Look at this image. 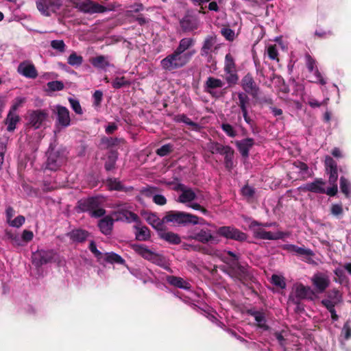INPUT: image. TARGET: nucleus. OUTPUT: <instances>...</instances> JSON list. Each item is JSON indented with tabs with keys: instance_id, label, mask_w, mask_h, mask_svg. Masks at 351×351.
<instances>
[{
	"instance_id": "f257e3e1",
	"label": "nucleus",
	"mask_w": 351,
	"mask_h": 351,
	"mask_svg": "<svg viewBox=\"0 0 351 351\" xmlns=\"http://www.w3.org/2000/svg\"><path fill=\"white\" fill-rule=\"evenodd\" d=\"M195 51H188L186 54H182L176 50L167 56L160 61V66L162 69L172 72L185 66L191 60Z\"/></svg>"
},
{
	"instance_id": "f704fd0d",
	"label": "nucleus",
	"mask_w": 351,
	"mask_h": 351,
	"mask_svg": "<svg viewBox=\"0 0 351 351\" xmlns=\"http://www.w3.org/2000/svg\"><path fill=\"white\" fill-rule=\"evenodd\" d=\"M224 82L221 80L208 77L204 84V89L206 92L212 95V90L222 88Z\"/></svg>"
},
{
	"instance_id": "f8f14e48",
	"label": "nucleus",
	"mask_w": 351,
	"mask_h": 351,
	"mask_svg": "<svg viewBox=\"0 0 351 351\" xmlns=\"http://www.w3.org/2000/svg\"><path fill=\"white\" fill-rule=\"evenodd\" d=\"M101 204L102 201L99 197L93 196L80 199L76 208L79 212H88L90 214L94 208L101 206Z\"/></svg>"
},
{
	"instance_id": "4468645a",
	"label": "nucleus",
	"mask_w": 351,
	"mask_h": 351,
	"mask_svg": "<svg viewBox=\"0 0 351 351\" xmlns=\"http://www.w3.org/2000/svg\"><path fill=\"white\" fill-rule=\"evenodd\" d=\"M180 25L183 32H191L199 28V20L195 15L186 14L180 20Z\"/></svg>"
},
{
	"instance_id": "2eb2a0df",
	"label": "nucleus",
	"mask_w": 351,
	"mask_h": 351,
	"mask_svg": "<svg viewBox=\"0 0 351 351\" xmlns=\"http://www.w3.org/2000/svg\"><path fill=\"white\" fill-rule=\"evenodd\" d=\"M326 182L322 178H316L312 182H308L299 187L302 191L312 192L314 193L324 194Z\"/></svg>"
},
{
	"instance_id": "0eeeda50",
	"label": "nucleus",
	"mask_w": 351,
	"mask_h": 351,
	"mask_svg": "<svg viewBox=\"0 0 351 351\" xmlns=\"http://www.w3.org/2000/svg\"><path fill=\"white\" fill-rule=\"evenodd\" d=\"M75 4V8L84 13H104L107 11L106 7L90 0H77Z\"/></svg>"
},
{
	"instance_id": "dca6fc26",
	"label": "nucleus",
	"mask_w": 351,
	"mask_h": 351,
	"mask_svg": "<svg viewBox=\"0 0 351 351\" xmlns=\"http://www.w3.org/2000/svg\"><path fill=\"white\" fill-rule=\"evenodd\" d=\"M305 60L308 71L311 73L314 72L315 80L313 82H319L322 85L326 84V81L316 66L315 60L309 53H306Z\"/></svg>"
},
{
	"instance_id": "69168bd1",
	"label": "nucleus",
	"mask_w": 351,
	"mask_h": 351,
	"mask_svg": "<svg viewBox=\"0 0 351 351\" xmlns=\"http://www.w3.org/2000/svg\"><path fill=\"white\" fill-rule=\"evenodd\" d=\"M341 334L346 340L351 338V321H347L343 326Z\"/></svg>"
},
{
	"instance_id": "a19ab883",
	"label": "nucleus",
	"mask_w": 351,
	"mask_h": 351,
	"mask_svg": "<svg viewBox=\"0 0 351 351\" xmlns=\"http://www.w3.org/2000/svg\"><path fill=\"white\" fill-rule=\"evenodd\" d=\"M174 121L177 123H184L188 125L192 126L195 131H199L200 126L198 123L193 121L184 114H179L175 116Z\"/></svg>"
},
{
	"instance_id": "4d7b16f0",
	"label": "nucleus",
	"mask_w": 351,
	"mask_h": 351,
	"mask_svg": "<svg viewBox=\"0 0 351 351\" xmlns=\"http://www.w3.org/2000/svg\"><path fill=\"white\" fill-rule=\"evenodd\" d=\"M69 102L71 105V108L77 114H82L83 110L80 104L79 100L71 97L69 98Z\"/></svg>"
},
{
	"instance_id": "b1692460",
	"label": "nucleus",
	"mask_w": 351,
	"mask_h": 351,
	"mask_svg": "<svg viewBox=\"0 0 351 351\" xmlns=\"http://www.w3.org/2000/svg\"><path fill=\"white\" fill-rule=\"evenodd\" d=\"M48 113L43 110H34L29 114V121L32 126L38 128L46 119Z\"/></svg>"
},
{
	"instance_id": "a878e982",
	"label": "nucleus",
	"mask_w": 351,
	"mask_h": 351,
	"mask_svg": "<svg viewBox=\"0 0 351 351\" xmlns=\"http://www.w3.org/2000/svg\"><path fill=\"white\" fill-rule=\"evenodd\" d=\"M240 154L243 158L249 156V151L253 147L254 141L252 138H246L241 141H237L235 143Z\"/></svg>"
},
{
	"instance_id": "aec40b11",
	"label": "nucleus",
	"mask_w": 351,
	"mask_h": 351,
	"mask_svg": "<svg viewBox=\"0 0 351 351\" xmlns=\"http://www.w3.org/2000/svg\"><path fill=\"white\" fill-rule=\"evenodd\" d=\"M326 298L321 301V304L325 307L329 302L332 306H335L343 302L342 295L337 289H333L326 293Z\"/></svg>"
},
{
	"instance_id": "338daca9",
	"label": "nucleus",
	"mask_w": 351,
	"mask_h": 351,
	"mask_svg": "<svg viewBox=\"0 0 351 351\" xmlns=\"http://www.w3.org/2000/svg\"><path fill=\"white\" fill-rule=\"evenodd\" d=\"M25 218L23 215L17 216L14 219H12L8 223L10 226L20 228L25 223Z\"/></svg>"
},
{
	"instance_id": "393cba45",
	"label": "nucleus",
	"mask_w": 351,
	"mask_h": 351,
	"mask_svg": "<svg viewBox=\"0 0 351 351\" xmlns=\"http://www.w3.org/2000/svg\"><path fill=\"white\" fill-rule=\"evenodd\" d=\"M158 235L160 239L165 241L169 244L178 245L181 243V238L178 234L167 231L165 228L159 230Z\"/></svg>"
},
{
	"instance_id": "5fc2aeb1",
	"label": "nucleus",
	"mask_w": 351,
	"mask_h": 351,
	"mask_svg": "<svg viewBox=\"0 0 351 351\" xmlns=\"http://www.w3.org/2000/svg\"><path fill=\"white\" fill-rule=\"evenodd\" d=\"M340 189L346 197L350 196V182L343 176L340 178Z\"/></svg>"
},
{
	"instance_id": "c9c22d12",
	"label": "nucleus",
	"mask_w": 351,
	"mask_h": 351,
	"mask_svg": "<svg viewBox=\"0 0 351 351\" xmlns=\"http://www.w3.org/2000/svg\"><path fill=\"white\" fill-rule=\"evenodd\" d=\"M108 59V56L99 55L92 58L90 60V62L95 68L104 69L111 66Z\"/></svg>"
},
{
	"instance_id": "c85d7f7f",
	"label": "nucleus",
	"mask_w": 351,
	"mask_h": 351,
	"mask_svg": "<svg viewBox=\"0 0 351 351\" xmlns=\"http://www.w3.org/2000/svg\"><path fill=\"white\" fill-rule=\"evenodd\" d=\"M247 313L254 317L257 322L258 328L265 331L270 330V327L266 324V319L263 312L250 309L247 311Z\"/></svg>"
},
{
	"instance_id": "5701e85b",
	"label": "nucleus",
	"mask_w": 351,
	"mask_h": 351,
	"mask_svg": "<svg viewBox=\"0 0 351 351\" xmlns=\"http://www.w3.org/2000/svg\"><path fill=\"white\" fill-rule=\"evenodd\" d=\"M312 282L319 293H323L330 285L328 277L322 274L314 275Z\"/></svg>"
},
{
	"instance_id": "e433bc0d",
	"label": "nucleus",
	"mask_w": 351,
	"mask_h": 351,
	"mask_svg": "<svg viewBox=\"0 0 351 351\" xmlns=\"http://www.w3.org/2000/svg\"><path fill=\"white\" fill-rule=\"evenodd\" d=\"M146 220L149 225L157 230L158 233L159 232V230L164 228V223H165V222L163 221V219L162 220L160 219L154 213L149 214Z\"/></svg>"
},
{
	"instance_id": "423d86ee",
	"label": "nucleus",
	"mask_w": 351,
	"mask_h": 351,
	"mask_svg": "<svg viewBox=\"0 0 351 351\" xmlns=\"http://www.w3.org/2000/svg\"><path fill=\"white\" fill-rule=\"evenodd\" d=\"M36 5L42 15L49 17L61 8L62 0H37Z\"/></svg>"
},
{
	"instance_id": "864d4df0",
	"label": "nucleus",
	"mask_w": 351,
	"mask_h": 351,
	"mask_svg": "<svg viewBox=\"0 0 351 351\" xmlns=\"http://www.w3.org/2000/svg\"><path fill=\"white\" fill-rule=\"evenodd\" d=\"M159 191V189L155 186H147V187H143L140 190L141 195L146 197H153L154 195Z\"/></svg>"
},
{
	"instance_id": "680f3d73",
	"label": "nucleus",
	"mask_w": 351,
	"mask_h": 351,
	"mask_svg": "<svg viewBox=\"0 0 351 351\" xmlns=\"http://www.w3.org/2000/svg\"><path fill=\"white\" fill-rule=\"evenodd\" d=\"M271 282L275 286L280 287L281 289H285L286 287V283L285 282L284 278L276 274L272 275Z\"/></svg>"
},
{
	"instance_id": "f3484780",
	"label": "nucleus",
	"mask_w": 351,
	"mask_h": 351,
	"mask_svg": "<svg viewBox=\"0 0 351 351\" xmlns=\"http://www.w3.org/2000/svg\"><path fill=\"white\" fill-rule=\"evenodd\" d=\"M56 108L57 124L62 128H66L71 124L70 113L69 110L62 106L58 105Z\"/></svg>"
},
{
	"instance_id": "f03ea898",
	"label": "nucleus",
	"mask_w": 351,
	"mask_h": 351,
	"mask_svg": "<svg viewBox=\"0 0 351 351\" xmlns=\"http://www.w3.org/2000/svg\"><path fill=\"white\" fill-rule=\"evenodd\" d=\"M47 156L46 169L57 171L66 163L68 152L65 147H60L55 149L51 145L47 152Z\"/></svg>"
},
{
	"instance_id": "a18cd8bd",
	"label": "nucleus",
	"mask_w": 351,
	"mask_h": 351,
	"mask_svg": "<svg viewBox=\"0 0 351 351\" xmlns=\"http://www.w3.org/2000/svg\"><path fill=\"white\" fill-rule=\"evenodd\" d=\"M208 150L213 154H219L221 155L227 145H223L218 142L210 141L207 145Z\"/></svg>"
},
{
	"instance_id": "6ab92c4d",
	"label": "nucleus",
	"mask_w": 351,
	"mask_h": 351,
	"mask_svg": "<svg viewBox=\"0 0 351 351\" xmlns=\"http://www.w3.org/2000/svg\"><path fill=\"white\" fill-rule=\"evenodd\" d=\"M17 72L29 79H36L38 75L35 66L27 62H22L19 64L17 68Z\"/></svg>"
},
{
	"instance_id": "c03bdc74",
	"label": "nucleus",
	"mask_w": 351,
	"mask_h": 351,
	"mask_svg": "<svg viewBox=\"0 0 351 351\" xmlns=\"http://www.w3.org/2000/svg\"><path fill=\"white\" fill-rule=\"evenodd\" d=\"M223 69L225 72L237 71L234 59L230 53H228L225 56V65Z\"/></svg>"
},
{
	"instance_id": "1a4fd4ad",
	"label": "nucleus",
	"mask_w": 351,
	"mask_h": 351,
	"mask_svg": "<svg viewBox=\"0 0 351 351\" xmlns=\"http://www.w3.org/2000/svg\"><path fill=\"white\" fill-rule=\"evenodd\" d=\"M214 233L215 231L208 227H206L199 229L195 232L193 235L190 236L189 238L197 241L203 244L208 243L217 244L219 243V240Z\"/></svg>"
},
{
	"instance_id": "a211bd4d",
	"label": "nucleus",
	"mask_w": 351,
	"mask_h": 351,
	"mask_svg": "<svg viewBox=\"0 0 351 351\" xmlns=\"http://www.w3.org/2000/svg\"><path fill=\"white\" fill-rule=\"evenodd\" d=\"M324 162L326 171L329 174V182L330 184L336 183L338 179L337 164L336 161L330 156H326Z\"/></svg>"
},
{
	"instance_id": "0e129e2a",
	"label": "nucleus",
	"mask_w": 351,
	"mask_h": 351,
	"mask_svg": "<svg viewBox=\"0 0 351 351\" xmlns=\"http://www.w3.org/2000/svg\"><path fill=\"white\" fill-rule=\"evenodd\" d=\"M47 87L51 91L62 90L64 88V84L61 81H52L47 83Z\"/></svg>"
},
{
	"instance_id": "58836bf2",
	"label": "nucleus",
	"mask_w": 351,
	"mask_h": 351,
	"mask_svg": "<svg viewBox=\"0 0 351 351\" xmlns=\"http://www.w3.org/2000/svg\"><path fill=\"white\" fill-rule=\"evenodd\" d=\"M235 265L236 267L232 270V276L243 282L248 278L249 274L247 269L239 263L235 264Z\"/></svg>"
},
{
	"instance_id": "6e6d98bb",
	"label": "nucleus",
	"mask_w": 351,
	"mask_h": 351,
	"mask_svg": "<svg viewBox=\"0 0 351 351\" xmlns=\"http://www.w3.org/2000/svg\"><path fill=\"white\" fill-rule=\"evenodd\" d=\"M51 47L60 53H63L66 49V45L63 40H53L50 43Z\"/></svg>"
},
{
	"instance_id": "8fccbe9b",
	"label": "nucleus",
	"mask_w": 351,
	"mask_h": 351,
	"mask_svg": "<svg viewBox=\"0 0 351 351\" xmlns=\"http://www.w3.org/2000/svg\"><path fill=\"white\" fill-rule=\"evenodd\" d=\"M173 145L170 143L163 145L160 148L156 150V153L158 156L163 157L169 155L173 152Z\"/></svg>"
},
{
	"instance_id": "473e14b6",
	"label": "nucleus",
	"mask_w": 351,
	"mask_h": 351,
	"mask_svg": "<svg viewBox=\"0 0 351 351\" xmlns=\"http://www.w3.org/2000/svg\"><path fill=\"white\" fill-rule=\"evenodd\" d=\"M221 155L224 156L225 168L228 171H231L234 167V150L230 146L227 145V147L225 148Z\"/></svg>"
},
{
	"instance_id": "13d9d810",
	"label": "nucleus",
	"mask_w": 351,
	"mask_h": 351,
	"mask_svg": "<svg viewBox=\"0 0 351 351\" xmlns=\"http://www.w3.org/2000/svg\"><path fill=\"white\" fill-rule=\"evenodd\" d=\"M228 75L226 77V81L230 86H234L238 83L239 75L237 71L225 72Z\"/></svg>"
},
{
	"instance_id": "bb28decb",
	"label": "nucleus",
	"mask_w": 351,
	"mask_h": 351,
	"mask_svg": "<svg viewBox=\"0 0 351 351\" xmlns=\"http://www.w3.org/2000/svg\"><path fill=\"white\" fill-rule=\"evenodd\" d=\"M66 236L73 241L75 243H83L90 236V232L86 230L81 228L74 229L68 232Z\"/></svg>"
},
{
	"instance_id": "3c124183",
	"label": "nucleus",
	"mask_w": 351,
	"mask_h": 351,
	"mask_svg": "<svg viewBox=\"0 0 351 351\" xmlns=\"http://www.w3.org/2000/svg\"><path fill=\"white\" fill-rule=\"evenodd\" d=\"M121 180L119 178H108L106 181V184L108 189L110 191H118L119 185L120 184Z\"/></svg>"
},
{
	"instance_id": "ddd939ff",
	"label": "nucleus",
	"mask_w": 351,
	"mask_h": 351,
	"mask_svg": "<svg viewBox=\"0 0 351 351\" xmlns=\"http://www.w3.org/2000/svg\"><path fill=\"white\" fill-rule=\"evenodd\" d=\"M313 294V291L309 287H305L302 284L297 285L295 287L293 295H290L289 300L293 304L299 306L301 300L309 298Z\"/></svg>"
},
{
	"instance_id": "7ed1b4c3",
	"label": "nucleus",
	"mask_w": 351,
	"mask_h": 351,
	"mask_svg": "<svg viewBox=\"0 0 351 351\" xmlns=\"http://www.w3.org/2000/svg\"><path fill=\"white\" fill-rule=\"evenodd\" d=\"M196 219L193 214L178 210L167 211L163 217V221L170 223L173 226L178 227H186L194 223L193 220Z\"/></svg>"
},
{
	"instance_id": "052dcab7",
	"label": "nucleus",
	"mask_w": 351,
	"mask_h": 351,
	"mask_svg": "<svg viewBox=\"0 0 351 351\" xmlns=\"http://www.w3.org/2000/svg\"><path fill=\"white\" fill-rule=\"evenodd\" d=\"M221 35L228 41H233L235 36L234 31L229 27H223L221 29Z\"/></svg>"
},
{
	"instance_id": "e2e57ef3",
	"label": "nucleus",
	"mask_w": 351,
	"mask_h": 351,
	"mask_svg": "<svg viewBox=\"0 0 351 351\" xmlns=\"http://www.w3.org/2000/svg\"><path fill=\"white\" fill-rule=\"evenodd\" d=\"M267 54L271 60L279 61L278 51L276 45H269L268 47Z\"/></svg>"
},
{
	"instance_id": "ea45409f",
	"label": "nucleus",
	"mask_w": 351,
	"mask_h": 351,
	"mask_svg": "<svg viewBox=\"0 0 351 351\" xmlns=\"http://www.w3.org/2000/svg\"><path fill=\"white\" fill-rule=\"evenodd\" d=\"M118 158V152L115 150H111L107 156V160L104 165V168L107 171L115 169L116 162Z\"/></svg>"
},
{
	"instance_id": "9d476101",
	"label": "nucleus",
	"mask_w": 351,
	"mask_h": 351,
	"mask_svg": "<svg viewBox=\"0 0 351 351\" xmlns=\"http://www.w3.org/2000/svg\"><path fill=\"white\" fill-rule=\"evenodd\" d=\"M241 86L243 90V93H248L254 99L258 98L260 88L251 73H247L243 77L241 81Z\"/></svg>"
},
{
	"instance_id": "49530a36",
	"label": "nucleus",
	"mask_w": 351,
	"mask_h": 351,
	"mask_svg": "<svg viewBox=\"0 0 351 351\" xmlns=\"http://www.w3.org/2000/svg\"><path fill=\"white\" fill-rule=\"evenodd\" d=\"M82 62L83 57L80 55H77L75 51H73L67 59V63L73 66H79Z\"/></svg>"
},
{
	"instance_id": "6e6552de",
	"label": "nucleus",
	"mask_w": 351,
	"mask_h": 351,
	"mask_svg": "<svg viewBox=\"0 0 351 351\" xmlns=\"http://www.w3.org/2000/svg\"><path fill=\"white\" fill-rule=\"evenodd\" d=\"M216 233L228 239H232L237 241H243L247 239L245 233L234 226H221L217 228Z\"/></svg>"
},
{
	"instance_id": "2f4dec72",
	"label": "nucleus",
	"mask_w": 351,
	"mask_h": 351,
	"mask_svg": "<svg viewBox=\"0 0 351 351\" xmlns=\"http://www.w3.org/2000/svg\"><path fill=\"white\" fill-rule=\"evenodd\" d=\"M282 249L290 252H294L299 256H313V252L311 250L299 247L293 244H286L282 246Z\"/></svg>"
},
{
	"instance_id": "09e8293b",
	"label": "nucleus",
	"mask_w": 351,
	"mask_h": 351,
	"mask_svg": "<svg viewBox=\"0 0 351 351\" xmlns=\"http://www.w3.org/2000/svg\"><path fill=\"white\" fill-rule=\"evenodd\" d=\"M19 121V117L10 112L7 118L8 128L10 132L13 131L16 128V123Z\"/></svg>"
},
{
	"instance_id": "9b49d317",
	"label": "nucleus",
	"mask_w": 351,
	"mask_h": 351,
	"mask_svg": "<svg viewBox=\"0 0 351 351\" xmlns=\"http://www.w3.org/2000/svg\"><path fill=\"white\" fill-rule=\"evenodd\" d=\"M54 256L55 252L53 250H38L32 254V264L36 267H40L43 265L51 263Z\"/></svg>"
},
{
	"instance_id": "c756f323",
	"label": "nucleus",
	"mask_w": 351,
	"mask_h": 351,
	"mask_svg": "<svg viewBox=\"0 0 351 351\" xmlns=\"http://www.w3.org/2000/svg\"><path fill=\"white\" fill-rule=\"evenodd\" d=\"M166 280L170 285L176 288L189 290L191 285L184 280L182 278L176 276H167Z\"/></svg>"
},
{
	"instance_id": "4be33fe9",
	"label": "nucleus",
	"mask_w": 351,
	"mask_h": 351,
	"mask_svg": "<svg viewBox=\"0 0 351 351\" xmlns=\"http://www.w3.org/2000/svg\"><path fill=\"white\" fill-rule=\"evenodd\" d=\"M114 219L110 215L104 216L99 219L97 223L98 228L101 232L104 235H110L112 232Z\"/></svg>"
},
{
	"instance_id": "603ef678",
	"label": "nucleus",
	"mask_w": 351,
	"mask_h": 351,
	"mask_svg": "<svg viewBox=\"0 0 351 351\" xmlns=\"http://www.w3.org/2000/svg\"><path fill=\"white\" fill-rule=\"evenodd\" d=\"M6 237L10 239L12 242V244L14 246H22L23 244L21 243V239L19 235L16 233L12 232L10 231H7L5 232Z\"/></svg>"
},
{
	"instance_id": "412c9836",
	"label": "nucleus",
	"mask_w": 351,
	"mask_h": 351,
	"mask_svg": "<svg viewBox=\"0 0 351 351\" xmlns=\"http://www.w3.org/2000/svg\"><path fill=\"white\" fill-rule=\"evenodd\" d=\"M114 215H117L116 220L125 219L128 223L136 222L140 223V217L137 214L128 210L126 209H119L112 213Z\"/></svg>"
},
{
	"instance_id": "7c9ffc66",
	"label": "nucleus",
	"mask_w": 351,
	"mask_h": 351,
	"mask_svg": "<svg viewBox=\"0 0 351 351\" xmlns=\"http://www.w3.org/2000/svg\"><path fill=\"white\" fill-rule=\"evenodd\" d=\"M178 188L182 191V193L178 197V202L185 204L195 199L196 194L191 189H185L183 184H179Z\"/></svg>"
},
{
	"instance_id": "79ce46f5",
	"label": "nucleus",
	"mask_w": 351,
	"mask_h": 351,
	"mask_svg": "<svg viewBox=\"0 0 351 351\" xmlns=\"http://www.w3.org/2000/svg\"><path fill=\"white\" fill-rule=\"evenodd\" d=\"M136 232L135 233L136 239L138 241H147L150 239V230L147 226H135Z\"/></svg>"
},
{
	"instance_id": "72a5a7b5",
	"label": "nucleus",
	"mask_w": 351,
	"mask_h": 351,
	"mask_svg": "<svg viewBox=\"0 0 351 351\" xmlns=\"http://www.w3.org/2000/svg\"><path fill=\"white\" fill-rule=\"evenodd\" d=\"M249 94L243 92L237 93L238 101H237V106L240 108L241 112L248 111L251 108V100Z\"/></svg>"
},
{
	"instance_id": "774afa93",
	"label": "nucleus",
	"mask_w": 351,
	"mask_h": 351,
	"mask_svg": "<svg viewBox=\"0 0 351 351\" xmlns=\"http://www.w3.org/2000/svg\"><path fill=\"white\" fill-rule=\"evenodd\" d=\"M241 193L247 198H252L255 194V190L253 187L245 185L241 189Z\"/></svg>"
},
{
	"instance_id": "de8ad7c7",
	"label": "nucleus",
	"mask_w": 351,
	"mask_h": 351,
	"mask_svg": "<svg viewBox=\"0 0 351 351\" xmlns=\"http://www.w3.org/2000/svg\"><path fill=\"white\" fill-rule=\"evenodd\" d=\"M130 85V82L126 78L123 77H117L112 82V86L114 89H119L122 87L128 86Z\"/></svg>"
},
{
	"instance_id": "37998d69",
	"label": "nucleus",
	"mask_w": 351,
	"mask_h": 351,
	"mask_svg": "<svg viewBox=\"0 0 351 351\" xmlns=\"http://www.w3.org/2000/svg\"><path fill=\"white\" fill-rule=\"evenodd\" d=\"M104 260L109 263L120 264L123 265L125 263V260L119 254L114 252H107L105 254Z\"/></svg>"
},
{
	"instance_id": "39448f33",
	"label": "nucleus",
	"mask_w": 351,
	"mask_h": 351,
	"mask_svg": "<svg viewBox=\"0 0 351 351\" xmlns=\"http://www.w3.org/2000/svg\"><path fill=\"white\" fill-rule=\"evenodd\" d=\"M261 223L253 220L249 225L250 229L252 231L253 236L256 239L263 240H278L284 238L285 234L283 232H277L273 233L270 231H266L261 227Z\"/></svg>"
},
{
	"instance_id": "20e7f679",
	"label": "nucleus",
	"mask_w": 351,
	"mask_h": 351,
	"mask_svg": "<svg viewBox=\"0 0 351 351\" xmlns=\"http://www.w3.org/2000/svg\"><path fill=\"white\" fill-rule=\"evenodd\" d=\"M132 249L144 259L158 266L163 267L166 265V259L162 254L152 251L144 244H133Z\"/></svg>"
},
{
	"instance_id": "4c0bfd02",
	"label": "nucleus",
	"mask_w": 351,
	"mask_h": 351,
	"mask_svg": "<svg viewBox=\"0 0 351 351\" xmlns=\"http://www.w3.org/2000/svg\"><path fill=\"white\" fill-rule=\"evenodd\" d=\"M194 45L195 40L193 38H184L180 40L179 45L175 50L182 54H186V51Z\"/></svg>"
},
{
	"instance_id": "cd10ccee",
	"label": "nucleus",
	"mask_w": 351,
	"mask_h": 351,
	"mask_svg": "<svg viewBox=\"0 0 351 351\" xmlns=\"http://www.w3.org/2000/svg\"><path fill=\"white\" fill-rule=\"evenodd\" d=\"M217 43V36L208 35L204 40L202 46L200 49L201 56H207L208 53H210L213 48Z\"/></svg>"
},
{
	"instance_id": "bf43d9fd",
	"label": "nucleus",
	"mask_w": 351,
	"mask_h": 351,
	"mask_svg": "<svg viewBox=\"0 0 351 351\" xmlns=\"http://www.w3.org/2000/svg\"><path fill=\"white\" fill-rule=\"evenodd\" d=\"M222 130L230 137L234 138L237 136V131L229 123H223L221 125Z\"/></svg>"
}]
</instances>
